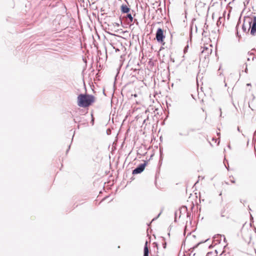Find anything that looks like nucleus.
I'll return each mask as SVG.
<instances>
[{
  "label": "nucleus",
  "instance_id": "f257e3e1",
  "mask_svg": "<svg viewBox=\"0 0 256 256\" xmlns=\"http://www.w3.org/2000/svg\"><path fill=\"white\" fill-rule=\"evenodd\" d=\"M96 101V98L92 94H80L77 98V104L81 108H88L92 106Z\"/></svg>",
  "mask_w": 256,
  "mask_h": 256
},
{
  "label": "nucleus",
  "instance_id": "f03ea898",
  "mask_svg": "<svg viewBox=\"0 0 256 256\" xmlns=\"http://www.w3.org/2000/svg\"><path fill=\"white\" fill-rule=\"evenodd\" d=\"M148 164V160H144V163L139 164L134 170L132 171L133 175L141 174L144 170L146 166Z\"/></svg>",
  "mask_w": 256,
  "mask_h": 256
},
{
  "label": "nucleus",
  "instance_id": "7ed1b4c3",
  "mask_svg": "<svg viewBox=\"0 0 256 256\" xmlns=\"http://www.w3.org/2000/svg\"><path fill=\"white\" fill-rule=\"evenodd\" d=\"M165 37L166 35L164 34V30L160 28H158L156 34V41L159 43L162 44Z\"/></svg>",
  "mask_w": 256,
  "mask_h": 256
},
{
  "label": "nucleus",
  "instance_id": "20e7f679",
  "mask_svg": "<svg viewBox=\"0 0 256 256\" xmlns=\"http://www.w3.org/2000/svg\"><path fill=\"white\" fill-rule=\"evenodd\" d=\"M250 22H251L250 24V34L252 36L256 35V16H254L252 20L250 18Z\"/></svg>",
  "mask_w": 256,
  "mask_h": 256
},
{
  "label": "nucleus",
  "instance_id": "39448f33",
  "mask_svg": "<svg viewBox=\"0 0 256 256\" xmlns=\"http://www.w3.org/2000/svg\"><path fill=\"white\" fill-rule=\"evenodd\" d=\"M172 52H171V54L170 55V60L168 62V72H170V75L174 74V72L172 70V67H174V62H175V60L174 58L172 56Z\"/></svg>",
  "mask_w": 256,
  "mask_h": 256
},
{
  "label": "nucleus",
  "instance_id": "423d86ee",
  "mask_svg": "<svg viewBox=\"0 0 256 256\" xmlns=\"http://www.w3.org/2000/svg\"><path fill=\"white\" fill-rule=\"evenodd\" d=\"M166 102L168 110V112H169L170 110V108L174 107L175 104V102L173 101L170 97L166 96Z\"/></svg>",
  "mask_w": 256,
  "mask_h": 256
},
{
  "label": "nucleus",
  "instance_id": "0eeeda50",
  "mask_svg": "<svg viewBox=\"0 0 256 256\" xmlns=\"http://www.w3.org/2000/svg\"><path fill=\"white\" fill-rule=\"evenodd\" d=\"M121 12L122 14H128L130 11V8L126 4H122L120 8Z\"/></svg>",
  "mask_w": 256,
  "mask_h": 256
},
{
  "label": "nucleus",
  "instance_id": "6e6552de",
  "mask_svg": "<svg viewBox=\"0 0 256 256\" xmlns=\"http://www.w3.org/2000/svg\"><path fill=\"white\" fill-rule=\"evenodd\" d=\"M250 24H251V22H250V18H248V22L247 24H246V22L244 21V22L242 25V26L243 31L244 32H246L247 31L248 32L250 28Z\"/></svg>",
  "mask_w": 256,
  "mask_h": 256
},
{
  "label": "nucleus",
  "instance_id": "1a4fd4ad",
  "mask_svg": "<svg viewBox=\"0 0 256 256\" xmlns=\"http://www.w3.org/2000/svg\"><path fill=\"white\" fill-rule=\"evenodd\" d=\"M148 241H146L144 248V256H148L149 249L148 246Z\"/></svg>",
  "mask_w": 256,
  "mask_h": 256
},
{
  "label": "nucleus",
  "instance_id": "9d476101",
  "mask_svg": "<svg viewBox=\"0 0 256 256\" xmlns=\"http://www.w3.org/2000/svg\"><path fill=\"white\" fill-rule=\"evenodd\" d=\"M126 18L130 22H133L134 18L130 13L128 12V14H126Z\"/></svg>",
  "mask_w": 256,
  "mask_h": 256
},
{
  "label": "nucleus",
  "instance_id": "9b49d317",
  "mask_svg": "<svg viewBox=\"0 0 256 256\" xmlns=\"http://www.w3.org/2000/svg\"><path fill=\"white\" fill-rule=\"evenodd\" d=\"M186 211H187V208L186 206H182V207H181L180 208V216L179 217L180 218L181 216V214L183 212L184 213V214H186Z\"/></svg>",
  "mask_w": 256,
  "mask_h": 256
},
{
  "label": "nucleus",
  "instance_id": "f8f14e48",
  "mask_svg": "<svg viewBox=\"0 0 256 256\" xmlns=\"http://www.w3.org/2000/svg\"><path fill=\"white\" fill-rule=\"evenodd\" d=\"M188 38H186V44L184 46V54H186L187 51H188Z\"/></svg>",
  "mask_w": 256,
  "mask_h": 256
},
{
  "label": "nucleus",
  "instance_id": "ddd939ff",
  "mask_svg": "<svg viewBox=\"0 0 256 256\" xmlns=\"http://www.w3.org/2000/svg\"><path fill=\"white\" fill-rule=\"evenodd\" d=\"M250 59H252V61H254V59H256V58L255 57V56H254V54H250V55H249V57H248V58L247 60H248V61H249V60H250Z\"/></svg>",
  "mask_w": 256,
  "mask_h": 256
},
{
  "label": "nucleus",
  "instance_id": "4468645a",
  "mask_svg": "<svg viewBox=\"0 0 256 256\" xmlns=\"http://www.w3.org/2000/svg\"><path fill=\"white\" fill-rule=\"evenodd\" d=\"M170 32V49H172V47H173V46H172V36H173V34H175L174 32H173L172 33L171 32Z\"/></svg>",
  "mask_w": 256,
  "mask_h": 256
},
{
  "label": "nucleus",
  "instance_id": "2eb2a0df",
  "mask_svg": "<svg viewBox=\"0 0 256 256\" xmlns=\"http://www.w3.org/2000/svg\"><path fill=\"white\" fill-rule=\"evenodd\" d=\"M162 212V211H161V212H160L158 214V215L156 216L155 218H152V220L151 222H154V220H157V219L158 218V217L160 216V215L161 214Z\"/></svg>",
  "mask_w": 256,
  "mask_h": 256
},
{
  "label": "nucleus",
  "instance_id": "dca6fc26",
  "mask_svg": "<svg viewBox=\"0 0 256 256\" xmlns=\"http://www.w3.org/2000/svg\"><path fill=\"white\" fill-rule=\"evenodd\" d=\"M80 116H76V118L74 119V120L75 122H78L80 121Z\"/></svg>",
  "mask_w": 256,
  "mask_h": 256
},
{
  "label": "nucleus",
  "instance_id": "f3484780",
  "mask_svg": "<svg viewBox=\"0 0 256 256\" xmlns=\"http://www.w3.org/2000/svg\"><path fill=\"white\" fill-rule=\"evenodd\" d=\"M172 226L171 224L169 228H168V230H169V232L168 234L170 236V230H172Z\"/></svg>",
  "mask_w": 256,
  "mask_h": 256
},
{
  "label": "nucleus",
  "instance_id": "a211bd4d",
  "mask_svg": "<svg viewBox=\"0 0 256 256\" xmlns=\"http://www.w3.org/2000/svg\"><path fill=\"white\" fill-rule=\"evenodd\" d=\"M174 222H176V210L174 212Z\"/></svg>",
  "mask_w": 256,
  "mask_h": 256
},
{
  "label": "nucleus",
  "instance_id": "6ab92c4d",
  "mask_svg": "<svg viewBox=\"0 0 256 256\" xmlns=\"http://www.w3.org/2000/svg\"><path fill=\"white\" fill-rule=\"evenodd\" d=\"M152 244H153L154 247H155V246L158 247V244L157 242H154Z\"/></svg>",
  "mask_w": 256,
  "mask_h": 256
},
{
  "label": "nucleus",
  "instance_id": "aec40b11",
  "mask_svg": "<svg viewBox=\"0 0 256 256\" xmlns=\"http://www.w3.org/2000/svg\"><path fill=\"white\" fill-rule=\"evenodd\" d=\"M70 145H69L68 146V148L67 149L66 151V154H67L70 149Z\"/></svg>",
  "mask_w": 256,
  "mask_h": 256
},
{
  "label": "nucleus",
  "instance_id": "412c9836",
  "mask_svg": "<svg viewBox=\"0 0 256 256\" xmlns=\"http://www.w3.org/2000/svg\"><path fill=\"white\" fill-rule=\"evenodd\" d=\"M162 245H163V247H164V248H166V242L164 243V244H162Z\"/></svg>",
  "mask_w": 256,
  "mask_h": 256
},
{
  "label": "nucleus",
  "instance_id": "4be33fe9",
  "mask_svg": "<svg viewBox=\"0 0 256 256\" xmlns=\"http://www.w3.org/2000/svg\"><path fill=\"white\" fill-rule=\"evenodd\" d=\"M91 122L92 123V125L94 124V120L93 118L92 119Z\"/></svg>",
  "mask_w": 256,
  "mask_h": 256
},
{
  "label": "nucleus",
  "instance_id": "5701e85b",
  "mask_svg": "<svg viewBox=\"0 0 256 256\" xmlns=\"http://www.w3.org/2000/svg\"><path fill=\"white\" fill-rule=\"evenodd\" d=\"M134 180V178L133 176H132V177L131 178H130V182H132V180Z\"/></svg>",
  "mask_w": 256,
  "mask_h": 256
},
{
  "label": "nucleus",
  "instance_id": "b1692460",
  "mask_svg": "<svg viewBox=\"0 0 256 256\" xmlns=\"http://www.w3.org/2000/svg\"><path fill=\"white\" fill-rule=\"evenodd\" d=\"M174 86V83L172 82V83L171 84V86H172V87H173V86Z\"/></svg>",
  "mask_w": 256,
  "mask_h": 256
},
{
  "label": "nucleus",
  "instance_id": "393cba45",
  "mask_svg": "<svg viewBox=\"0 0 256 256\" xmlns=\"http://www.w3.org/2000/svg\"><path fill=\"white\" fill-rule=\"evenodd\" d=\"M118 51H120L119 49L118 48H116V52H118Z\"/></svg>",
  "mask_w": 256,
  "mask_h": 256
},
{
  "label": "nucleus",
  "instance_id": "a878e982",
  "mask_svg": "<svg viewBox=\"0 0 256 256\" xmlns=\"http://www.w3.org/2000/svg\"><path fill=\"white\" fill-rule=\"evenodd\" d=\"M220 116H222V110H221L220 108Z\"/></svg>",
  "mask_w": 256,
  "mask_h": 256
},
{
  "label": "nucleus",
  "instance_id": "bb28decb",
  "mask_svg": "<svg viewBox=\"0 0 256 256\" xmlns=\"http://www.w3.org/2000/svg\"><path fill=\"white\" fill-rule=\"evenodd\" d=\"M247 70H248V69H247V68H246V70H245V72H247Z\"/></svg>",
  "mask_w": 256,
  "mask_h": 256
},
{
  "label": "nucleus",
  "instance_id": "cd10ccee",
  "mask_svg": "<svg viewBox=\"0 0 256 256\" xmlns=\"http://www.w3.org/2000/svg\"><path fill=\"white\" fill-rule=\"evenodd\" d=\"M238 130L239 132L240 131L239 127H238Z\"/></svg>",
  "mask_w": 256,
  "mask_h": 256
},
{
  "label": "nucleus",
  "instance_id": "c85d7f7f",
  "mask_svg": "<svg viewBox=\"0 0 256 256\" xmlns=\"http://www.w3.org/2000/svg\"><path fill=\"white\" fill-rule=\"evenodd\" d=\"M232 183H234V182H235V181H234V180H232Z\"/></svg>",
  "mask_w": 256,
  "mask_h": 256
},
{
  "label": "nucleus",
  "instance_id": "c756f323",
  "mask_svg": "<svg viewBox=\"0 0 256 256\" xmlns=\"http://www.w3.org/2000/svg\"><path fill=\"white\" fill-rule=\"evenodd\" d=\"M224 256H229L228 254H224Z\"/></svg>",
  "mask_w": 256,
  "mask_h": 256
},
{
  "label": "nucleus",
  "instance_id": "7c9ffc66",
  "mask_svg": "<svg viewBox=\"0 0 256 256\" xmlns=\"http://www.w3.org/2000/svg\"><path fill=\"white\" fill-rule=\"evenodd\" d=\"M156 178H157V174H156Z\"/></svg>",
  "mask_w": 256,
  "mask_h": 256
},
{
  "label": "nucleus",
  "instance_id": "2f4dec72",
  "mask_svg": "<svg viewBox=\"0 0 256 256\" xmlns=\"http://www.w3.org/2000/svg\"><path fill=\"white\" fill-rule=\"evenodd\" d=\"M127 3H128V1L127 0H124Z\"/></svg>",
  "mask_w": 256,
  "mask_h": 256
}]
</instances>
